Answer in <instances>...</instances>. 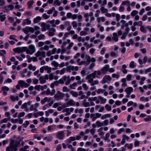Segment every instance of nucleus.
<instances>
[{
	"instance_id": "obj_28",
	"label": "nucleus",
	"mask_w": 151,
	"mask_h": 151,
	"mask_svg": "<svg viewBox=\"0 0 151 151\" xmlns=\"http://www.w3.org/2000/svg\"><path fill=\"white\" fill-rule=\"evenodd\" d=\"M98 98L99 100L100 101V102L101 104H104L106 103L107 101V99H106L100 96H98Z\"/></svg>"
},
{
	"instance_id": "obj_52",
	"label": "nucleus",
	"mask_w": 151,
	"mask_h": 151,
	"mask_svg": "<svg viewBox=\"0 0 151 151\" xmlns=\"http://www.w3.org/2000/svg\"><path fill=\"white\" fill-rule=\"evenodd\" d=\"M96 124L97 125V126L99 127H102L104 126L103 123L99 121H97L96 122Z\"/></svg>"
},
{
	"instance_id": "obj_10",
	"label": "nucleus",
	"mask_w": 151,
	"mask_h": 151,
	"mask_svg": "<svg viewBox=\"0 0 151 151\" xmlns=\"http://www.w3.org/2000/svg\"><path fill=\"white\" fill-rule=\"evenodd\" d=\"M64 95V93H63L60 91H58L56 94L55 95L54 97L55 99H63Z\"/></svg>"
},
{
	"instance_id": "obj_36",
	"label": "nucleus",
	"mask_w": 151,
	"mask_h": 151,
	"mask_svg": "<svg viewBox=\"0 0 151 151\" xmlns=\"http://www.w3.org/2000/svg\"><path fill=\"white\" fill-rule=\"evenodd\" d=\"M10 98L12 101L14 102L15 101H18L19 99V97L17 96H11L10 97Z\"/></svg>"
},
{
	"instance_id": "obj_59",
	"label": "nucleus",
	"mask_w": 151,
	"mask_h": 151,
	"mask_svg": "<svg viewBox=\"0 0 151 151\" xmlns=\"http://www.w3.org/2000/svg\"><path fill=\"white\" fill-rule=\"evenodd\" d=\"M70 94L72 95L73 96L75 97L78 96V93L77 92L73 91H72L70 92Z\"/></svg>"
},
{
	"instance_id": "obj_40",
	"label": "nucleus",
	"mask_w": 151,
	"mask_h": 151,
	"mask_svg": "<svg viewBox=\"0 0 151 151\" xmlns=\"http://www.w3.org/2000/svg\"><path fill=\"white\" fill-rule=\"evenodd\" d=\"M28 68L29 70H32V71H35L36 68L35 66H33L32 64H30L28 65Z\"/></svg>"
},
{
	"instance_id": "obj_5",
	"label": "nucleus",
	"mask_w": 151,
	"mask_h": 151,
	"mask_svg": "<svg viewBox=\"0 0 151 151\" xmlns=\"http://www.w3.org/2000/svg\"><path fill=\"white\" fill-rule=\"evenodd\" d=\"M36 51V49L34 45H30L29 47V49L27 47V50L26 51L27 53L30 55L32 54Z\"/></svg>"
},
{
	"instance_id": "obj_58",
	"label": "nucleus",
	"mask_w": 151,
	"mask_h": 151,
	"mask_svg": "<svg viewBox=\"0 0 151 151\" xmlns=\"http://www.w3.org/2000/svg\"><path fill=\"white\" fill-rule=\"evenodd\" d=\"M138 12L136 10H133L131 12V14L132 16H134L138 14Z\"/></svg>"
},
{
	"instance_id": "obj_61",
	"label": "nucleus",
	"mask_w": 151,
	"mask_h": 151,
	"mask_svg": "<svg viewBox=\"0 0 151 151\" xmlns=\"http://www.w3.org/2000/svg\"><path fill=\"white\" fill-rule=\"evenodd\" d=\"M51 64L55 67H58L59 65L58 63L55 61H52L51 63Z\"/></svg>"
},
{
	"instance_id": "obj_2",
	"label": "nucleus",
	"mask_w": 151,
	"mask_h": 151,
	"mask_svg": "<svg viewBox=\"0 0 151 151\" xmlns=\"http://www.w3.org/2000/svg\"><path fill=\"white\" fill-rule=\"evenodd\" d=\"M19 144L18 142L11 140L9 146L6 149V151H17V147Z\"/></svg>"
},
{
	"instance_id": "obj_64",
	"label": "nucleus",
	"mask_w": 151,
	"mask_h": 151,
	"mask_svg": "<svg viewBox=\"0 0 151 151\" xmlns=\"http://www.w3.org/2000/svg\"><path fill=\"white\" fill-rule=\"evenodd\" d=\"M144 119L146 122L151 121V116H148L147 117L145 118Z\"/></svg>"
},
{
	"instance_id": "obj_48",
	"label": "nucleus",
	"mask_w": 151,
	"mask_h": 151,
	"mask_svg": "<svg viewBox=\"0 0 151 151\" xmlns=\"http://www.w3.org/2000/svg\"><path fill=\"white\" fill-rule=\"evenodd\" d=\"M105 15L107 17L111 18L112 17H114L115 16V13H110L107 12L106 14H105Z\"/></svg>"
},
{
	"instance_id": "obj_29",
	"label": "nucleus",
	"mask_w": 151,
	"mask_h": 151,
	"mask_svg": "<svg viewBox=\"0 0 151 151\" xmlns=\"http://www.w3.org/2000/svg\"><path fill=\"white\" fill-rule=\"evenodd\" d=\"M21 108L24 109V111L26 112H28L29 110V109L27 107V105L26 103H24L22 105Z\"/></svg>"
},
{
	"instance_id": "obj_39",
	"label": "nucleus",
	"mask_w": 151,
	"mask_h": 151,
	"mask_svg": "<svg viewBox=\"0 0 151 151\" xmlns=\"http://www.w3.org/2000/svg\"><path fill=\"white\" fill-rule=\"evenodd\" d=\"M149 100V99L148 97L142 96L140 98V101L143 102L148 101Z\"/></svg>"
},
{
	"instance_id": "obj_20",
	"label": "nucleus",
	"mask_w": 151,
	"mask_h": 151,
	"mask_svg": "<svg viewBox=\"0 0 151 151\" xmlns=\"http://www.w3.org/2000/svg\"><path fill=\"white\" fill-rule=\"evenodd\" d=\"M98 94H100L101 93H103L104 95L105 96H106L108 94V93L107 91H106L105 89H98L97 91Z\"/></svg>"
},
{
	"instance_id": "obj_47",
	"label": "nucleus",
	"mask_w": 151,
	"mask_h": 151,
	"mask_svg": "<svg viewBox=\"0 0 151 151\" xmlns=\"http://www.w3.org/2000/svg\"><path fill=\"white\" fill-rule=\"evenodd\" d=\"M116 29V27H108L106 29V31L107 32L110 31H113Z\"/></svg>"
},
{
	"instance_id": "obj_25",
	"label": "nucleus",
	"mask_w": 151,
	"mask_h": 151,
	"mask_svg": "<svg viewBox=\"0 0 151 151\" xmlns=\"http://www.w3.org/2000/svg\"><path fill=\"white\" fill-rule=\"evenodd\" d=\"M2 90L3 91V94L4 96H6L7 95V91L9 90V88L6 86L2 87Z\"/></svg>"
},
{
	"instance_id": "obj_63",
	"label": "nucleus",
	"mask_w": 151,
	"mask_h": 151,
	"mask_svg": "<svg viewBox=\"0 0 151 151\" xmlns=\"http://www.w3.org/2000/svg\"><path fill=\"white\" fill-rule=\"evenodd\" d=\"M46 66H44L40 68V71L41 73H42L44 72V70H46Z\"/></svg>"
},
{
	"instance_id": "obj_50",
	"label": "nucleus",
	"mask_w": 151,
	"mask_h": 151,
	"mask_svg": "<svg viewBox=\"0 0 151 151\" xmlns=\"http://www.w3.org/2000/svg\"><path fill=\"white\" fill-rule=\"evenodd\" d=\"M61 4V2L60 0H55L53 3V5L54 6H60Z\"/></svg>"
},
{
	"instance_id": "obj_4",
	"label": "nucleus",
	"mask_w": 151,
	"mask_h": 151,
	"mask_svg": "<svg viewBox=\"0 0 151 151\" xmlns=\"http://www.w3.org/2000/svg\"><path fill=\"white\" fill-rule=\"evenodd\" d=\"M75 104V102L73 99H69L68 98L65 100V103L63 105V108L68 107L70 106H74Z\"/></svg>"
},
{
	"instance_id": "obj_56",
	"label": "nucleus",
	"mask_w": 151,
	"mask_h": 151,
	"mask_svg": "<svg viewBox=\"0 0 151 151\" xmlns=\"http://www.w3.org/2000/svg\"><path fill=\"white\" fill-rule=\"evenodd\" d=\"M76 79L77 81H78L77 82V83L79 84H81L82 82L81 81V77L80 76H76Z\"/></svg>"
},
{
	"instance_id": "obj_32",
	"label": "nucleus",
	"mask_w": 151,
	"mask_h": 151,
	"mask_svg": "<svg viewBox=\"0 0 151 151\" xmlns=\"http://www.w3.org/2000/svg\"><path fill=\"white\" fill-rule=\"evenodd\" d=\"M100 10L102 14H106L107 12H108V9H107L105 8L103 6H101V7Z\"/></svg>"
},
{
	"instance_id": "obj_35",
	"label": "nucleus",
	"mask_w": 151,
	"mask_h": 151,
	"mask_svg": "<svg viewBox=\"0 0 151 151\" xmlns=\"http://www.w3.org/2000/svg\"><path fill=\"white\" fill-rule=\"evenodd\" d=\"M130 5V1L129 0L124 1L122 2L121 4V5L123 6L126 5L127 6Z\"/></svg>"
},
{
	"instance_id": "obj_18",
	"label": "nucleus",
	"mask_w": 151,
	"mask_h": 151,
	"mask_svg": "<svg viewBox=\"0 0 151 151\" xmlns=\"http://www.w3.org/2000/svg\"><path fill=\"white\" fill-rule=\"evenodd\" d=\"M86 79L88 81V82L90 83H91L93 81V79L95 78H93V73L91 74L86 76Z\"/></svg>"
},
{
	"instance_id": "obj_3",
	"label": "nucleus",
	"mask_w": 151,
	"mask_h": 151,
	"mask_svg": "<svg viewBox=\"0 0 151 151\" xmlns=\"http://www.w3.org/2000/svg\"><path fill=\"white\" fill-rule=\"evenodd\" d=\"M58 82L59 83L63 84L65 82V84L68 85L70 84V76H64L60 79Z\"/></svg>"
},
{
	"instance_id": "obj_34",
	"label": "nucleus",
	"mask_w": 151,
	"mask_h": 151,
	"mask_svg": "<svg viewBox=\"0 0 151 151\" xmlns=\"http://www.w3.org/2000/svg\"><path fill=\"white\" fill-rule=\"evenodd\" d=\"M88 30L86 28L84 30L81 31L80 33L81 36H85L88 33Z\"/></svg>"
},
{
	"instance_id": "obj_43",
	"label": "nucleus",
	"mask_w": 151,
	"mask_h": 151,
	"mask_svg": "<svg viewBox=\"0 0 151 151\" xmlns=\"http://www.w3.org/2000/svg\"><path fill=\"white\" fill-rule=\"evenodd\" d=\"M41 19V18L40 16H38L35 18L33 19L34 23H37L39 22Z\"/></svg>"
},
{
	"instance_id": "obj_51",
	"label": "nucleus",
	"mask_w": 151,
	"mask_h": 151,
	"mask_svg": "<svg viewBox=\"0 0 151 151\" xmlns=\"http://www.w3.org/2000/svg\"><path fill=\"white\" fill-rule=\"evenodd\" d=\"M120 22L122 24V28L124 27H127V24L125 20H121Z\"/></svg>"
},
{
	"instance_id": "obj_16",
	"label": "nucleus",
	"mask_w": 151,
	"mask_h": 151,
	"mask_svg": "<svg viewBox=\"0 0 151 151\" xmlns=\"http://www.w3.org/2000/svg\"><path fill=\"white\" fill-rule=\"evenodd\" d=\"M40 26L42 27V31L43 32L46 31L49 27V25H46L44 22H42Z\"/></svg>"
},
{
	"instance_id": "obj_22",
	"label": "nucleus",
	"mask_w": 151,
	"mask_h": 151,
	"mask_svg": "<svg viewBox=\"0 0 151 151\" xmlns=\"http://www.w3.org/2000/svg\"><path fill=\"white\" fill-rule=\"evenodd\" d=\"M88 101H96V103L97 104H99L100 103V101L97 99V97H91L88 98Z\"/></svg>"
},
{
	"instance_id": "obj_14",
	"label": "nucleus",
	"mask_w": 151,
	"mask_h": 151,
	"mask_svg": "<svg viewBox=\"0 0 151 151\" xmlns=\"http://www.w3.org/2000/svg\"><path fill=\"white\" fill-rule=\"evenodd\" d=\"M21 76L22 78L25 77L27 76L29 77L30 76V73L26 68H24L23 70Z\"/></svg>"
},
{
	"instance_id": "obj_45",
	"label": "nucleus",
	"mask_w": 151,
	"mask_h": 151,
	"mask_svg": "<svg viewBox=\"0 0 151 151\" xmlns=\"http://www.w3.org/2000/svg\"><path fill=\"white\" fill-rule=\"evenodd\" d=\"M40 120L41 122H44L45 123H47L49 121V118H45L44 117H42L40 118Z\"/></svg>"
},
{
	"instance_id": "obj_33",
	"label": "nucleus",
	"mask_w": 151,
	"mask_h": 151,
	"mask_svg": "<svg viewBox=\"0 0 151 151\" xmlns=\"http://www.w3.org/2000/svg\"><path fill=\"white\" fill-rule=\"evenodd\" d=\"M103 129L102 127L99 128L97 130L99 133V135L101 136V137L102 136H103L104 134V132L103 131Z\"/></svg>"
},
{
	"instance_id": "obj_26",
	"label": "nucleus",
	"mask_w": 151,
	"mask_h": 151,
	"mask_svg": "<svg viewBox=\"0 0 151 151\" xmlns=\"http://www.w3.org/2000/svg\"><path fill=\"white\" fill-rule=\"evenodd\" d=\"M31 23V20H30V19L28 18L24 20L22 23V24L23 25L25 24L29 25Z\"/></svg>"
},
{
	"instance_id": "obj_11",
	"label": "nucleus",
	"mask_w": 151,
	"mask_h": 151,
	"mask_svg": "<svg viewBox=\"0 0 151 151\" xmlns=\"http://www.w3.org/2000/svg\"><path fill=\"white\" fill-rule=\"evenodd\" d=\"M49 78V76L48 75L46 74L44 76H41L39 78V80L40 83L43 84L46 82V81Z\"/></svg>"
},
{
	"instance_id": "obj_31",
	"label": "nucleus",
	"mask_w": 151,
	"mask_h": 151,
	"mask_svg": "<svg viewBox=\"0 0 151 151\" xmlns=\"http://www.w3.org/2000/svg\"><path fill=\"white\" fill-rule=\"evenodd\" d=\"M53 139V137L51 135H49L43 138V139L46 140L47 142H50L52 141Z\"/></svg>"
},
{
	"instance_id": "obj_24",
	"label": "nucleus",
	"mask_w": 151,
	"mask_h": 151,
	"mask_svg": "<svg viewBox=\"0 0 151 151\" xmlns=\"http://www.w3.org/2000/svg\"><path fill=\"white\" fill-rule=\"evenodd\" d=\"M66 16L67 17L69 18H71L73 20L77 18V16L76 14H73L70 12L68 13Z\"/></svg>"
},
{
	"instance_id": "obj_41",
	"label": "nucleus",
	"mask_w": 151,
	"mask_h": 151,
	"mask_svg": "<svg viewBox=\"0 0 151 151\" xmlns=\"http://www.w3.org/2000/svg\"><path fill=\"white\" fill-rule=\"evenodd\" d=\"M77 83L76 82L73 83V84H70L69 87L70 89H75V87L77 86Z\"/></svg>"
},
{
	"instance_id": "obj_44",
	"label": "nucleus",
	"mask_w": 151,
	"mask_h": 151,
	"mask_svg": "<svg viewBox=\"0 0 151 151\" xmlns=\"http://www.w3.org/2000/svg\"><path fill=\"white\" fill-rule=\"evenodd\" d=\"M124 146L125 147H127L129 149L132 150L133 147V145L132 143H127L125 144Z\"/></svg>"
},
{
	"instance_id": "obj_55",
	"label": "nucleus",
	"mask_w": 151,
	"mask_h": 151,
	"mask_svg": "<svg viewBox=\"0 0 151 151\" xmlns=\"http://www.w3.org/2000/svg\"><path fill=\"white\" fill-rule=\"evenodd\" d=\"M136 66V64L134 61H132L129 64V66L131 68H134Z\"/></svg>"
},
{
	"instance_id": "obj_21",
	"label": "nucleus",
	"mask_w": 151,
	"mask_h": 151,
	"mask_svg": "<svg viewBox=\"0 0 151 151\" xmlns=\"http://www.w3.org/2000/svg\"><path fill=\"white\" fill-rule=\"evenodd\" d=\"M56 32L55 29L54 28H51L48 32V35L49 36H53L55 35V33Z\"/></svg>"
},
{
	"instance_id": "obj_19",
	"label": "nucleus",
	"mask_w": 151,
	"mask_h": 151,
	"mask_svg": "<svg viewBox=\"0 0 151 151\" xmlns=\"http://www.w3.org/2000/svg\"><path fill=\"white\" fill-rule=\"evenodd\" d=\"M109 65L106 64L101 69V70L103 74H106L108 71V69L109 68Z\"/></svg>"
},
{
	"instance_id": "obj_7",
	"label": "nucleus",
	"mask_w": 151,
	"mask_h": 151,
	"mask_svg": "<svg viewBox=\"0 0 151 151\" xmlns=\"http://www.w3.org/2000/svg\"><path fill=\"white\" fill-rule=\"evenodd\" d=\"M111 80V78L109 75H106L101 81V83L103 84L105 83H109Z\"/></svg>"
},
{
	"instance_id": "obj_53",
	"label": "nucleus",
	"mask_w": 151,
	"mask_h": 151,
	"mask_svg": "<svg viewBox=\"0 0 151 151\" xmlns=\"http://www.w3.org/2000/svg\"><path fill=\"white\" fill-rule=\"evenodd\" d=\"M58 81H55L51 83L50 84V87L52 88H54L55 86H57L58 85Z\"/></svg>"
},
{
	"instance_id": "obj_42",
	"label": "nucleus",
	"mask_w": 151,
	"mask_h": 151,
	"mask_svg": "<svg viewBox=\"0 0 151 151\" xmlns=\"http://www.w3.org/2000/svg\"><path fill=\"white\" fill-rule=\"evenodd\" d=\"M29 146L28 145H26L24 147L21 148L19 150L21 151H29L28 150Z\"/></svg>"
},
{
	"instance_id": "obj_17",
	"label": "nucleus",
	"mask_w": 151,
	"mask_h": 151,
	"mask_svg": "<svg viewBox=\"0 0 151 151\" xmlns=\"http://www.w3.org/2000/svg\"><path fill=\"white\" fill-rule=\"evenodd\" d=\"M19 84L22 88H26L28 87L29 85L26 83L24 81L20 80L18 81Z\"/></svg>"
},
{
	"instance_id": "obj_8",
	"label": "nucleus",
	"mask_w": 151,
	"mask_h": 151,
	"mask_svg": "<svg viewBox=\"0 0 151 151\" xmlns=\"http://www.w3.org/2000/svg\"><path fill=\"white\" fill-rule=\"evenodd\" d=\"M45 54V52L44 51H38L36 53V55L40 60H41L46 57Z\"/></svg>"
},
{
	"instance_id": "obj_49",
	"label": "nucleus",
	"mask_w": 151,
	"mask_h": 151,
	"mask_svg": "<svg viewBox=\"0 0 151 151\" xmlns=\"http://www.w3.org/2000/svg\"><path fill=\"white\" fill-rule=\"evenodd\" d=\"M140 30L143 33H145L147 32V30L145 26L143 25L141 26L140 27Z\"/></svg>"
},
{
	"instance_id": "obj_1",
	"label": "nucleus",
	"mask_w": 151,
	"mask_h": 151,
	"mask_svg": "<svg viewBox=\"0 0 151 151\" xmlns=\"http://www.w3.org/2000/svg\"><path fill=\"white\" fill-rule=\"evenodd\" d=\"M86 59V60H83L81 61L80 58H78L77 60V62L78 63V65H88L91 62H94L96 61V59L94 58H91V57L88 55H85Z\"/></svg>"
},
{
	"instance_id": "obj_62",
	"label": "nucleus",
	"mask_w": 151,
	"mask_h": 151,
	"mask_svg": "<svg viewBox=\"0 0 151 151\" xmlns=\"http://www.w3.org/2000/svg\"><path fill=\"white\" fill-rule=\"evenodd\" d=\"M38 39L40 40H44L45 39V35L42 34H41L38 36Z\"/></svg>"
},
{
	"instance_id": "obj_46",
	"label": "nucleus",
	"mask_w": 151,
	"mask_h": 151,
	"mask_svg": "<svg viewBox=\"0 0 151 151\" xmlns=\"http://www.w3.org/2000/svg\"><path fill=\"white\" fill-rule=\"evenodd\" d=\"M112 39L115 42H117L118 40V38L117 37V35L116 33L114 32L113 33V37Z\"/></svg>"
},
{
	"instance_id": "obj_15",
	"label": "nucleus",
	"mask_w": 151,
	"mask_h": 151,
	"mask_svg": "<svg viewBox=\"0 0 151 151\" xmlns=\"http://www.w3.org/2000/svg\"><path fill=\"white\" fill-rule=\"evenodd\" d=\"M92 73L93 75V78H95L96 77L99 78H100V76L103 74L101 70H95Z\"/></svg>"
},
{
	"instance_id": "obj_13",
	"label": "nucleus",
	"mask_w": 151,
	"mask_h": 151,
	"mask_svg": "<svg viewBox=\"0 0 151 151\" xmlns=\"http://www.w3.org/2000/svg\"><path fill=\"white\" fill-rule=\"evenodd\" d=\"M53 11L54 12L53 15V17H56L58 15V12L55 10V9L54 7H52L51 9L48 10L47 12V13L49 14H52Z\"/></svg>"
},
{
	"instance_id": "obj_37",
	"label": "nucleus",
	"mask_w": 151,
	"mask_h": 151,
	"mask_svg": "<svg viewBox=\"0 0 151 151\" xmlns=\"http://www.w3.org/2000/svg\"><path fill=\"white\" fill-rule=\"evenodd\" d=\"M97 21L99 22H104L105 21V17H97Z\"/></svg>"
},
{
	"instance_id": "obj_60",
	"label": "nucleus",
	"mask_w": 151,
	"mask_h": 151,
	"mask_svg": "<svg viewBox=\"0 0 151 151\" xmlns=\"http://www.w3.org/2000/svg\"><path fill=\"white\" fill-rule=\"evenodd\" d=\"M34 3V1L33 0H30L27 2V5L28 7L30 8Z\"/></svg>"
},
{
	"instance_id": "obj_12",
	"label": "nucleus",
	"mask_w": 151,
	"mask_h": 151,
	"mask_svg": "<svg viewBox=\"0 0 151 151\" xmlns=\"http://www.w3.org/2000/svg\"><path fill=\"white\" fill-rule=\"evenodd\" d=\"M23 32L26 34H27L29 32L33 33L34 32V29L32 27H27L23 29Z\"/></svg>"
},
{
	"instance_id": "obj_38",
	"label": "nucleus",
	"mask_w": 151,
	"mask_h": 151,
	"mask_svg": "<svg viewBox=\"0 0 151 151\" xmlns=\"http://www.w3.org/2000/svg\"><path fill=\"white\" fill-rule=\"evenodd\" d=\"M49 97H45L44 98L42 99L41 101V103L42 104H44L45 102H48Z\"/></svg>"
},
{
	"instance_id": "obj_23",
	"label": "nucleus",
	"mask_w": 151,
	"mask_h": 151,
	"mask_svg": "<svg viewBox=\"0 0 151 151\" xmlns=\"http://www.w3.org/2000/svg\"><path fill=\"white\" fill-rule=\"evenodd\" d=\"M76 140V137H71L68 139L65 140V142L67 144L71 143L72 142Z\"/></svg>"
},
{
	"instance_id": "obj_9",
	"label": "nucleus",
	"mask_w": 151,
	"mask_h": 151,
	"mask_svg": "<svg viewBox=\"0 0 151 151\" xmlns=\"http://www.w3.org/2000/svg\"><path fill=\"white\" fill-rule=\"evenodd\" d=\"M56 137L58 138L63 140L65 138V134L63 131H60L57 132Z\"/></svg>"
},
{
	"instance_id": "obj_27",
	"label": "nucleus",
	"mask_w": 151,
	"mask_h": 151,
	"mask_svg": "<svg viewBox=\"0 0 151 151\" xmlns=\"http://www.w3.org/2000/svg\"><path fill=\"white\" fill-rule=\"evenodd\" d=\"M125 91L129 95L131 93L133 92V89L131 87H128L126 89Z\"/></svg>"
},
{
	"instance_id": "obj_54",
	"label": "nucleus",
	"mask_w": 151,
	"mask_h": 151,
	"mask_svg": "<svg viewBox=\"0 0 151 151\" xmlns=\"http://www.w3.org/2000/svg\"><path fill=\"white\" fill-rule=\"evenodd\" d=\"M48 103L49 105L51 106H52V104L54 103V101L53 100L52 97H49V100L48 101V102H47Z\"/></svg>"
},
{
	"instance_id": "obj_30",
	"label": "nucleus",
	"mask_w": 151,
	"mask_h": 151,
	"mask_svg": "<svg viewBox=\"0 0 151 151\" xmlns=\"http://www.w3.org/2000/svg\"><path fill=\"white\" fill-rule=\"evenodd\" d=\"M11 117H9L7 118H5L0 121V124H1L3 123H6L8 121H9Z\"/></svg>"
},
{
	"instance_id": "obj_57",
	"label": "nucleus",
	"mask_w": 151,
	"mask_h": 151,
	"mask_svg": "<svg viewBox=\"0 0 151 151\" xmlns=\"http://www.w3.org/2000/svg\"><path fill=\"white\" fill-rule=\"evenodd\" d=\"M105 107L106 110L108 111H110L111 110V106H110L108 104L106 105L105 106Z\"/></svg>"
},
{
	"instance_id": "obj_6",
	"label": "nucleus",
	"mask_w": 151,
	"mask_h": 151,
	"mask_svg": "<svg viewBox=\"0 0 151 151\" xmlns=\"http://www.w3.org/2000/svg\"><path fill=\"white\" fill-rule=\"evenodd\" d=\"M27 50V47H23L15 48L13 49V50L15 52L20 53L25 52Z\"/></svg>"
}]
</instances>
